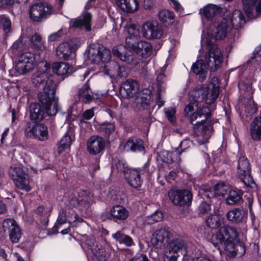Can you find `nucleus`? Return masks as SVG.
Listing matches in <instances>:
<instances>
[{"label": "nucleus", "instance_id": "nucleus-37", "mask_svg": "<svg viewBox=\"0 0 261 261\" xmlns=\"http://www.w3.org/2000/svg\"><path fill=\"white\" fill-rule=\"evenodd\" d=\"M258 0H242L243 9L247 17L250 18L254 17L253 14L254 5Z\"/></svg>", "mask_w": 261, "mask_h": 261}, {"label": "nucleus", "instance_id": "nucleus-25", "mask_svg": "<svg viewBox=\"0 0 261 261\" xmlns=\"http://www.w3.org/2000/svg\"><path fill=\"white\" fill-rule=\"evenodd\" d=\"M44 112L40 106L37 103H32L30 106V117L35 122L41 121L44 117Z\"/></svg>", "mask_w": 261, "mask_h": 261}, {"label": "nucleus", "instance_id": "nucleus-56", "mask_svg": "<svg viewBox=\"0 0 261 261\" xmlns=\"http://www.w3.org/2000/svg\"><path fill=\"white\" fill-rule=\"evenodd\" d=\"M195 102L190 103L184 109L185 115L186 117H188L190 118V116L192 115L191 113L194 110V107H198V103L199 102H196L194 99Z\"/></svg>", "mask_w": 261, "mask_h": 261}, {"label": "nucleus", "instance_id": "nucleus-28", "mask_svg": "<svg viewBox=\"0 0 261 261\" xmlns=\"http://www.w3.org/2000/svg\"><path fill=\"white\" fill-rule=\"evenodd\" d=\"M250 135L253 140H261V117H256L251 123Z\"/></svg>", "mask_w": 261, "mask_h": 261}, {"label": "nucleus", "instance_id": "nucleus-32", "mask_svg": "<svg viewBox=\"0 0 261 261\" xmlns=\"http://www.w3.org/2000/svg\"><path fill=\"white\" fill-rule=\"evenodd\" d=\"M191 144V142L189 140H184L181 142L180 144V151L177 150L168 154V155L171 157V161L172 162L179 161L180 160L179 155L181 152L186 151Z\"/></svg>", "mask_w": 261, "mask_h": 261}, {"label": "nucleus", "instance_id": "nucleus-30", "mask_svg": "<svg viewBox=\"0 0 261 261\" xmlns=\"http://www.w3.org/2000/svg\"><path fill=\"white\" fill-rule=\"evenodd\" d=\"M72 53V48L68 43H63L59 45L56 50V55L60 59L68 60Z\"/></svg>", "mask_w": 261, "mask_h": 261}, {"label": "nucleus", "instance_id": "nucleus-31", "mask_svg": "<svg viewBox=\"0 0 261 261\" xmlns=\"http://www.w3.org/2000/svg\"><path fill=\"white\" fill-rule=\"evenodd\" d=\"M224 218L219 214L209 216L206 220L207 225L212 228H217L224 224Z\"/></svg>", "mask_w": 261, "mask_h": 261}, {"label": "nucleus", "instance_id": "nucleus-39", "mask_svg": "<svg viewBox=\"0 0 261 261\" xmlns=\"http://www.w3.org/2000/svg\"><path fill=\"white\" fill-rule=\"evenodd\" d=\"M142 173V170L140 169H132V187L134 188H139L142 184V180L140 177L141 174Z\"/></svg>", "mask_w": 261, "mask_h": 261}, {"label": "nucleus", "instance_id": "nucleus-13", "mask_svg": "<svg viewBox=\"0 0 261 261\" xmlns=\"http://www.w3.org/2000/svg\"><path fill=\"white\" fill-rule=\"evenodd\" d=\"M9 174L17 188L27 192L30 191L28 175L21 168L11 167Z\"/></svg>", "mask_w": 261, "mask_h": 261}, {"label": "nucleus", "instance_id": "nucleus-9", "mask_svg": "<svg viewBox=\"0 0 261 261\" xmlns=\"http://www.w3.org/2000/svg\"><path fill=\"white\" fill-rule=\"evenodd\" d=\"M237 171L239 177L245 185L252 187L253 185H255L251 176V165L249 161L242 154H240L238 158Z\"/></svg>", "mask_w": 261, "mask_h": 261}, {"label": "nucleus", "instance_id": "nucleus-34", "mask_svg": "<svg viewBox=\"0 0 261 261\" xmlns=\"http://www.w3.org/2000/svg\"><path fill=\"white\" fill-rule=\"evenodd\" d=\"M192 261H212L206 255L201 253L199 249L194 248L191 251L187 250L186 254Z\"/></svg>", "mask_w": 261, "mask_h": 261}, {"label": "nucleus", "instance_id": "nucleus-54", "mask_svg": "<svg viewBox=\"0 0 261 261\" xmlns=\"http://www.w3.org/2000/svg\"><path fill=\"white\" fill-rule=\"evenodd\" d=\"M117 4L118 7L124 12H130V5L129 0H118Z\"/></svg>", "mask_w": 261, "mask_h": 261}, {"label": "nucleus", "instance_id": "nucleus-8", "mask_svg": "<svg viewBox=\"0 0 261 261\" xmlns=\"http://www.w3.org/2000/svg\"><path fill=\"white\" fill-rule=\"evenodd\" d=\"M206 45L207 51L205 56V62L209 70L214 72L221 67L223 61V55L216 44Z\"/></svg>", "mask_w": 261, "mask_h": 261}, {"label": "nucleus", "instance_id": "nucleus-63", "mask_svg": "<svg viewBox=\"0 0 261 261\" xmlns=\"http://www.w3.org/2000/svg\"><path fill=\"white\" fill-rule=\"evenodd\" d=\"M7 211V208L5 203L0 199V214L5 213Z\"/></svg>", "mask_w": 261, "mask_h": 261}, {"label": "nucleus", "instance_id": "nucleus-24", "mask_svg": "<svg viewBox=\"0 0 261 261\" xmlns=\"http://www.w3.org/2000/svg\"><path fill=\"white\" fill-rule=\"evenodd\" d=\"M73 67L63 62H56L53 64V71L61 76L68 75L72 73Z\"/></svg>", "mask_w": 261, "mask_h": 261}, {"label": "nucleus", "instance_id": "nucleus-55", "mask_svg": "<svg viewBox=\"0 0 261 261\" xmlns=\"http://www.w3.org/2000/svg\"><path fill=\"white\" fill-rule=\"evenodd\" d=\"M66 222V217L64 211L60 212L58 216V220L53 228V230L56 231V229L59 228L62 224Z\"/></svg>", "mask_w": 261, "mask_h": 261}, {"label": "nucleus", "instance_id": "nucleus-11", "mask_svg": "<svg viewBox=\"0 0 261 261\" xmlns=\"http://www.w3.org/2000/svg\"><path fill=\"white\" fill-rule=\"evenodd\" d=\"M151 99L150 92L148 89L140 90V85L136 80H132V101L139 108L149 105Z\"/></svg>", "mask_w": 261, "mask_h": 261}, {"label": "nucleus", "instance_id": "nucleus-53", "mask_svg": "<svg viewBox=\"0 0 261 261\" xmlns=\"http://www.w3.org/2000/svg\"><path fill=\"white\" fill-rule=\"evenodd\" d=\"M164 112L169 121L174 124L175 122V109L172 107L165 108L164 109Z\"/></svg>", "mask_w": 261, "mask_h": 261}, {"label": "nucleus", "instance_id": "nucleus-62", "mask_svg": "<svg viewBox=\"0 0 261 261\" xmlns=\"http://www.w3.org/2000/svg\"><path fill=\"white\" fill-rule=\"evenodd\" d=\"M132 31H133V34L135 36H138L140 35L139 27L135 25L132 24Z\"/></svg>", "mask_w": 261, "mask_h": 261}, {"label": "nucleus", "instance_id": "nucleus-22", "mask_svg": "<svg viewBox=\"0 0 261 261\" xmlns=\"http://www.w3.org/2000/svg\"><path fill=\"white\" fill-rule=\"evenodd\" d=\"M130 29V24H127L125 28V31L128 33V36L126 37L125 43L126 46L122 45L115 46L113 48V54L114 56L119 58L121 60L126 61L128 57L125 54H123L121 51L123 50L124 47L127 48L128 51H130V35L129 34V30Z\"/></svg>", "mask_w": 261, "mask_h": 261}, {"label": "nucleus", "instance_id": "nucleus-26", "mask_svg": "<svg viewBox=\"0 0 261 261\" xmlns=\"http://www.w3.org/2000/svg\"><path fill=\"white\" fill-rule=\"evenodd\" d=\"M209 69L206 63H204L202 60H199L194 63L192 66L193 72L200 76L201 81H203L206 77V71Z\"/></svg>", "mask_w": 261, "mask_h": 261}, {"label": "nucleus", "instance_id": "nucleus-40", "mask_svg": "<svg viewBox=\"0 0 261 261\" xmlns=\"http://www.w3.org/2000/svg\"><path fill=\"white\" fill-rule=\"evenodd\" d=\"M72 143L71 137L65 134L61 139L58 146V153H61L63 151L70 148Z\"/></svg>", "mask_w": 261, "mask_h": 261}, {"label": "nucleus", "instance_id": "nucleus-41", "mask_svg": "<svg viewBox=\"0 0 261 261\" xmlns=\"http://www.w3.org/2000/svg\"><path fill=\"white\" fill-rule=\"evenodd\" d=\"M234 241H233V246L232 248L230 249H226L225 250L232 253L234 255H238L241 256L243 255L246 251L245 247L244 244L241 242L234 244Z\"/></svg>", "mask_w": 261, "mask_h": 261}, {"label": "nucleus", "instance_id": "nucleus-44", "mask_svg": "<svg viewBox=\"0 0 261 261\" xmlns=\"http://www.w3.org/2000/svg\"><path fill=\"white\" fill-rule=\"evenodd\" d=\"M159 19L163 22L171 23L174 18V13L169 10H161L158 14Z\"/></svg>", "mask_w": 261, "mask_h": 261}, {"label": "nucleus", "instance_id": "nucleus-61", "mask_svg": "<svg viewBox=\"0 0 261 261\" xmlns=\"http://www.w3.org/2000/svg\"><path fill=\"white\" fill-rule=\"evenodd\" d=\"M165 80H166L165 75L163 73L159 74L156 77V81H157L158 86L161 87H162Z\"/></svg>", "mask_w": 261, "mask_h": 261}, {"label": "nucleus", "instance_id": "nucleus-45", "mask_svg": "<svg viewBox=\"0 0 261 261\" xmlns=\"http://www.w3.org/2000/svg\"><path fill=\"white\" fill-rule=\"evenodd\" d=\"M89 86L85 85L84 87L81 88L79 91V95L80 98L85 103H88L94 99L93 96L89 93Z\"/></svg>", "mask_w": 261, "mask_h": 261}, {"label": "nucleus", "instance_id": "nucleus-52", "mask_svg": "<svg viewBox=\"0 0 261 261\" xmlns=\"http://www.w3.org/2000/svg\"><path fill=\"white\" fill-rule=\"evenodd\" d=\"M211 210L210 204L205 201H202L199 206L198 213L199 215L203 216L205 214L209 213Z\"/></svg>", "mask_w": 261, "mask_h": 261}, {"label": "nucleus", "instance_id": "nucleus-58", "mask_svg": "<svg viewBox=\"0 0 261 261\" xmlns=\"http://www.w3.org/2000/svg\"><path fill=\"white\" fill-rule=\"evenodd\" d=\"M163 218V215L161 211H155L149 217V220H152L153 222L161 221Z\"/></svg>", "mask_w": 261, "mask_h": 261}, {"label": "nucleus", "instance_id": "nucleus-29", "mask_svg": "<svg viewBox=\"0 0 261 261\" xmlns=\"http://www.w3.org/2000/svg\"><path fill=\"white\" fill-rule=\"evenodd\" d=\"M112 217L115 220H125L128 216V212L123 206L117 205L110 211Z\"/></svg>", "mask_w": 261, "mask_h": 261}, {"label": "nucleus", "instance_id": "nucleus-15", "mask_svg": "<svg viewBox=\"0 0 261 261\" xmlns=\"http://www.w3.org/2000/svg\"><path fill=\"white\" fill-rule=\"evenodd\" d=\"M168 195L174 204L178 206H188L192 199V194L189 190H172Z\"/></svg>", "mask_w": 261, "mask_h": 261}, {"label": "nucleus", "instance_id": "nucleus-42", "mask_svg": "<svg viewBox=\"0 0 261 261\" xmlns=\"http://www.w3.org/2000/svg\"><path fill=\"white\" fill-rule=\"evenodd\" d=\"M112 237L120 244H123L126 246H130V238L129 236L126 235L120 231H118L112 234Z\"/></svg>", "mask_w": 261, "mask_h": 261}, {"label": "nucleus", "instance_id": "nucleus-27", "mask_svg": "<svg viewBox=\"0 0 261 261\" xmlns=\"http://www.w3.org/2000/svg\"><path fill=\"white\" fill-rule=\"evenodd\" d=\"M93 202V195L90 192L83 190L79 193L77 197V202L79 205H81L84 207H88Z\"/></svg>", "mask_w": 261, "mask_h": 261}, {"label": "nucleus", "instance_id": "nucleus-35", "mask_svg": "<svg viewBox=\"0 0 261 261\" xmlns=\"http://www.w3.org/2000/svg\"><path fill=\"white\" fill-rule=\"evenodd\" d=\"M243 201L241 193L237 190H231L229 191L226 199V202L228 205L238 204Z\"/></svg>", "mask_w": 261, "mask_h": 261}, {"label": "nucleus", "instance_id": "nucleus-10", "mask_svg": "<svg viewBox=\"0 0 261 261\" xmlns=\"http://www.w3.org/2000/svg\"><path fill=\"white\" fill-rule=\"evenodd\" d=\"M52 6L46 3H36L29 8V17L34 22H41L43 19L53 14Z\"/></svg>", "mask_w": 261, "mask_h": 261}, {"label": "nucleus", "instance_id": "nucleus-3", "mask_svg": "<svg viewBox=\"0 0 261 261\" xmlns=\"http://www.w3.org/2000/svg\"><path fill=\"white\" fill-rule=\"evenodd\" d=\"M45 71L33 79V83L36 87L42 89L38 94L39 101L46 110L49 116L55 115L59 110L58 99L55 97L57 84L51 76H48Z\"/></svg>", "mask_w": 261, "mask_h": 261}, {"label": "nucleus", "instance_id": "nucleus-2", "mask_svg": "<svg viewBox=\"0 0 261 261\" xmlns=\"http://www.w3.org/2000/svg\"><path fill=\"white\" fill-rule=\"evenodd\" d=\"M31 47L35 51V55L30 51H25L21 54L18 58L17 70L21 74H25L30 72L34 68L36 63H40L39 67L42 66L45 71L50 69V64L44 62L47 50L44 45L41 36L35 33L30 39Z\"/></svg>", "mask_w": 261, "mask_h": 261}, {"label": "nucleus", "instance_id": "nucleus-12", "mask_svg": "<svg viewBox=\"0 0 261 261\" xmlns=\"http://www.w3.org/2000/svg\"><path fill=\"white\" fill-rule=\"evenodd\" d=\"M88 57L89 60L95 64L106 62L111 59V51L99 44H92L89 46Z\"/></svg>", "mask_w": 261, "mask_h": 261}, {"label": "nucleus", "instance_id": "nucleus-33", "mask_svg": "<svg viewBox=\"0 0 261 261\" xmlns=\"http://www.w3.org/2000/svg\"><path fill=\"white\" fill-rule=\"evenodd\" d=\"M221 11V7L215 5L209 4L203 8L202 13L208 20H210Z\"/></svg>", "mask_w": 261, "mask_h": 261}, {"label": "nucleus", "instance_id": "nucleus-14", "mask_svg": "<svg viewBox=\"0 0 261 261\" xmlns=\"http://www.w3.org/2000/svg\"><path fill=\"white\" fill-rule=\"evenodd\" d=\"M24 132L26 136L33 137L39 141H45L48 138L47 127L42 123L35 124L33 126H31L30 123H28Z\"/></svg>", "mask_w": 261, "mask_h": 261}, {"label": "nucleus", "instance_id": "nucleus-6", "mask_svg": "<svg viewBox=\"0 0 261 261\" xmlns=\"http://www.w3.org/2000/svg\"><path fill=\"white\" fill-rule=\"evenodd\" d=\"M215 79H213L207 86L203 85L194 91V98L196 102L204 100L206 105H210L216 100L219 93V88L213 83Z\"/></svg>", "mask_w": 261, "mask_h": 261}, {"label": "nucleus", "instance_id": "nucleus-49", "mask_svg": "<svg viewBox=\"0 0 261 261\" xmlns=\"http://www.w3.org/2000/svg\"><path fill=\"white\" fill-rule=\"evenodd\" d=\"M85 245L89 250L91 251L94 250L97 246V243L95 241L94 237L92 236H87L85 240Z\"/></svg>", "mask_w": 261, "mask_h": 261}, {"label": "nucleus", "instance_id": "nucleus-23", "mask_svg": "<svg viewBox=\"0 0 261 261\" xmlns=\"http://www.w3.org/2000/svg\"><path fill=\"white\" fill-rule=\"evenodd\" d=\"M245 22V20L243 14L240 10H236L232 12L231 17L227 18V23L229 24L230 29L232 26L236 29H239Z\"/></svg>", "mask_w": 261, "mask_h": 261}, {"label": "nucleus", "instance_id": "nucleus-21", "mask_svg": "<svg viewBox=\"0 0 261 261\" xmlns=\"http://www.w3.org/2000/svg\"><path fill=\"white\" fill-rule=\"evenodd\" d=\"M247 215V211L240 207H235L226 213V217L230 222L238 224L245 222Z\"/></svg>", "mask_w": 261, "mask_h": 261}, {"label": "nucleus", "instance_id": "nucleus-16", "mask_svg": "<svg viewBox=\"0 0 261 261\" xmlns=\"http://www.w3.org/2000/svg\"><path fill=\"white\" fill-rule=\"evenodd\" d=\"M143 36L149 39H159L163 34V29L155 21H148L142 25Z\"/></svg>", "mask_w": 261, "mask_h": 261}, {"label": "nucleus", "instance_id": "nucleus-4", "mask_svg": "<svg viewBox=\"0 0 261 261\" xmlns=\"http://www.w3.org/2000/svg\"><path fill=\"white\" fill-rule=\"evenodd\" d=\"M238 236L236 227L226 225L220 228L212 238V243L218 250L230 249L233 246V241Z\"/></svg>", "mask_w": 261, "mask_h": 261}, {"label": "nucleus", "instance_id": "nucleus-43", "mask_svg": "<svg viewBox=\"0 0 261 261\" xmlns=\"http://www.w3.org/2000/svg\"><path fill=\"white\" fill-rule=\"evenodd\" d=\"M97 129L102 134L109 136L113 133L115 129L113 123H103L98 125Z\"/></svg>", "mask_w": 261, "mask_h": 261}, {"label": "nucleus", "instance_id": "nucleus-48", "mask_svg": "<svg viewBox=\"0 0 261 261\" xmlns=\"http://www.w3.org/2000/svg\"><path fill=\"white\" fill-rule=\"evenodd\" d=\"M252 84L249 79H246L244 81H240L238 84V87L240 90L252 92Z\"/></svg>", "mask_w": 261, "mask_h": 261}, {"label": "nucleus", "instance_id": "nucleus-17", "mask_svg": "<svg viewBox=\"0 0 261 261\" xmlns=\"http://www.w3.org/2000/svg\"><path fill=\"white\" fill-rule=\"evenodd\" d=\"M4 232L8 230L9 238L13 243L18 242L21 236L20 228L15 220L13 219H6L3 222Z\"/></svg>", "mask_w": 261, "mask_h": 261}, {"label": "nucleus", "instance_id": "nucleus-64", "mask_svg": "<svg viewBox=\"0 0 261 261\" xmlns=\"http://www.w3.org/2000/svg\"><path fill=\"white\" fill-rule=\"evenodd\" d=\"M152 6L151 0H144L143 7L145 9H149Z\"/></svg>", "mask_w": 261, "mask_h": 261}, {"label": "nucleus", "instance_id": "nucleus-60", "mask_svg": "<svg viewBox=\"0 0 261 261\" xmlns=\"http://www.w3.org/2000/svg\"><path fill=\"white\" fill-rule=\"evenodd\" d=\"M94 116V112L93 109H89L85 111L83 114V116L84 118V119L86 120H89L91 119L93 116Z\"/></svg>", "mask_w": 261, "mask_h": 261}, {"label": "nucleus", "instance_id": "nucleus-36", "mask_svg": "<svg viewBox=\"0 0 261 261\" xmlns=\"http://www.w3.org/2000/svg\"><path fill=\"white\" fill-rule=\"evenodd\" d=\"M116 168L124 174V176L127 183L130 185V170L126 164V161L124 160H118L115 164Z\"/></svg>", "mask_w": 261, "mask_h": 261}, {"label": "nucleus", "instance_id": "nucleus-57", "mask_svg": "<svg viewBox=\"0 0 261 261\" xmlns=\"http://www.w3.org/2000/svg\"><path fill=\"white\" fill-rule=\"evenodd\" d=\"M202 192L201 194L202 195L203 198L206 197L208 199H211L213 197L217 196L216 194L215 193V189H203L202 190Z\"/></svg>", "mask_w": 261, "mask_h": 261}, {"label": "nucleus", "instance_id": "nucleus-18", "mask_svg": "<svg viewBox=\"0 0 261 261\" xmlns=\"http://www.w3.org/2000/svg\"><path fill=\"white\" fill-rule=\"evenodd\" d=\"M132 50L142 59L149 58L152 53V47L151 44L145 41H139L132 44Z\"/></svg>", "mask_w": 261, "mask_h": 261}, {"label": "nucleus", "instance_id": "nucleus-20", "mask_svg": "<svg viewBox=\"0 0 261 261\" xmlns=\"http://www.w3.org/2000/svg\"><path fill=\"white\" fill-rule=\"evenodd\" d=\"M92 15L86 12L76 18L72 19L70 21V26L75 29H85L87 31L91 30V21Z\"/></svg>", "mask_w": 261, "mask_h": 261}, {"label": "nucleus", "instance_id": "nucleus-47", "mask_svg": "<svg viewBox=\"0 0 261 261\" xmlns=\"http://www.w3.org/2000/svg\"><path fill=\"white\" fill-rule=\"evenodd\" d=\"M214 189L217 196H224L227 194L229 190L228 186H227L224 183H218L215 185Z\"/></svg>", "mask_w": 261, "mask_h": 261}, {"label": "nucleus", "instance_id": "nucleus-46", "mask_svg": "<svg viewBox=\"0 0 261 261\" xmlns=\"http://www.w3.org/2000/svg\"><path fill=\"white\" fill-rule=\"evenodd\" d=\"M120 93L124 98L128 99L130 97V82L127 80L121 85Z\"/></svg>", "mask_w": 261, "mask_h": 261}, {"label": "nucleus", "instance_id": "nucleus-51", "mask_svg": "<svg viewBox=\"0 0 261 261\" xmlns=\"http://www.w3.org/2000/svg\"><path fill=\"white\" fill-rule=\"evenodd\" d=\"M144 147L143 145V142L140 139H136L132 140V151H144Z\"/></svg>", "mask_w": 261, "mask_h": 261}, {"label": "nucleus", "instance_id": "nucleus-19", "mask_svg": "<svg viewBox=\"0 0 261 261\" xmlns=\"http://www.w3.org/2000/svg\"><path fill=\"white\" fill-rule=\"evenodd\" d=\"M105 141L99 136L94 135L90 137L87 142V148L89 153L95 155L99 153L104 149Z\"/></svg>", "mask_w": 261, "mask_h": 261}, {"label": "nucleus", "instance_id": "nucleus-1", "mask_svg": "<svg viewBox=\"0 0 261 261\" xmlns=\"http://www.w3.org/2000/svg\"><path fill=\"white\" fill-rule=\"evenodd\" d=\"M172 233L165 228L156 230L151 236L150 242L156 248L162 249L165 261H177L180 255L187 253L185 242L180 238L171 239Z\"/></svg>", "mask_w": 261, "mask_h": 261}, {"label": "nucleus", "instance_id": "nucleus-38", "mask_svg": "<svg viewBox=\"0 0 261 261\" xmlns=\"http://www.w3.org/2000/svg\"><path fill=\"white\" fill-rule=\"evenodd\" d=\"M91 253L93 255V259L96 261H106L107 259V253L101 246L99 247L98 245Z\"/></svg>", "mask_w": 261, "mask_h": 261}, {"label": "nucleus", "instance_id": "nucleus-50", "mask_svg": "<svg viewBox=\"0 0 261 261\" xmlns=\"http://www.w3.org/2000/svg\"><path fill=\"white\" fill-rule=\"evenodd\" d=\"M0 23L3 27L4 31L7 33L11 30V23L9 18L5 15L0 16Z\"/></svg>", "mask_w": 261, "mask_h": 261}, {"label": "nucleus", "instance_id": "nucleus-7", "mask_svg": "<svg viewBox=\"0 0 261 261\" xmlns=\"http://www.w3.org/2000/svg\"><path fill=\"white\" fill-rule=\"evenodd\" d=\"M212 107V110H214L216 109L215 106H211L208 107L207 105L203 106L201 108H197L196 112L193 113L192 115L190 116L191 122L194 125L197 126L199 124V126L197 128V131L199 132L200 129H202L203 128V123L205 122L206 120L211 115V111L210 108ZM203 136V132H197L198 139L197 140L204 143L206 140L203 139L201 140L200 139V136Z\"/></svg>", "mask_w": 261, "mask_h": 261}, {"label": "nucleus", "instance_id": "nucleus-5", "mask_svg": "<svg viewBox=\"0 0 261 261\" xmlns=\"http://www.w3.org/2000/svg\"><path fill=\"white\" fill-rule=\"evenodd\" d=\"M230 29L229 24L227 23V18H223L220 21L210 24L205 41L204 38H202V40L206 44H216L217 41L222 40L226 37Z\"/></svg>", "mask_w": 261, "mask_h": 261}, {"label": "nucleus", "instance_id": "nucleus-59", "mask_svg": "<svg viewBox=\"0 0 261 261\" xmlns=\"http://www.w3.org/2000/svg\"><path fill=\"white\" fill-rule=\"evenodd\" d=\"M63 35L62 29L59 30L57 32L52 33L50 34L48 38V41L51 42L56 41L59 40L61 37Z\"/></svg>", "mask_w": 261, "mask_h": 261}]
</instances>
